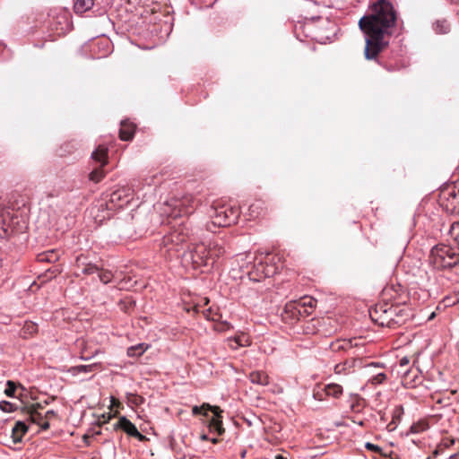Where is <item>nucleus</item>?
I'll use <instances>...</instances> for the list:
<instances>
[{
    "mask_svg": "<svg viewBox=\"0 0 459 459\" xmlns=\"http://www.w3.org/2000/svg\"><path fill=\"white\" fill-rule=\"evenodd\" d=\"M133 199L132 192L129 188H120L117 189L110 195L109 202L115 206L121 208L125 204L130 203Z\"/></svg>",
    "mask_w": 459,
    "mask_h": 459,
    "instance_id": "nucleus-15",
    "label": "nucleus"
},
{
    "mask_svg": "<svg viewBox=\"0 0 459 459\" xmlns=\"http://www.w3.org/2000/svg\"><path fill=\"white\" fill-rule=\"evenodd\" d=\"M40 403H34L23 408V411L27 413L31 422L38 424L42 429L47 430L49 429V423L45 419V415H42L39 410L42 409Z\"/></svg>",
    "mask_w": 459,
    "mask_h": 459,
    "instance_id": "nucleus-13",
    "label": "nucleus"
},
{
    "mask_svg": "<svg viewBox=\"0 0 459 459\" xmlns=\"http://www.w3.org/2000/svg\"><path fill=\"white\" fill-rule=\"evenodd\" d=\"M28 228L27 215L10 209L0 210V230L4 237L24 233Z\"/></svg>",
    "mask_w": 459,
    "mask_h": 459,
    "instance_id": "nucleus-4",
    "label": "nucleus"
},
{
    "mask_svg": "<svg viewBox=\"0 0 459 459\" xmlns=\"http://www.w3.org/2000/svg\"><path fill=\"white\" fill-rule=\"evenodd\" d=\"M239 215V208L236 205L229 204L215 205L212 208L211 221L206 224V229L214 232L217 228L229 227L238 221Z\"/></svg>",
    "mask_w": 459,
    "mask_h": 459,
    "instance_id": "nucleus-3",
    "label": "nucleus"
},
{
    "mask_svg": "<svg viewBox=\"0 0 459 459\" xmlns=\"http://www.w3.org/2000/svg\"><path fill=\"white\" fill-rule=\"evenodd\" d=\"M105 165H99V167L95 168L89 175L90 180L99 183L105 177V172L103 170V167Z\"/></svg>",
    "mask_w": 459,
    "mask_h": 459,
    "instance_id": "nucleus-28",
    "label": "nucleus"
},
{
    "mask_svg": "<svg viewBox=\"0 0 459 459\" xmlns=\"http://www.w3.org/2000/svg\"><path fill=\"white\" fill-rule=\"evenodd\" d=\"M98 273L100 281L104 284L111 282L114 278V273L110 270L100 268Z\"/></svg>",
    "mask_w": 459,
    "mask_h": 459,
    "instance_id": "nucleus-29",
    "label": "nucleus"
},
{
    "mask_svg": "<svg viewBox=\"0 0 459 459\" xmlns=\"http://www.w3.org/2000/svg\"><path fill=\"white\" fill-rule=\"evenodd\" d=\"M381 421L385 422L386 420H385V415H381V418H380Z\"/></svg>",
    "mask_w": 459,
    "mask_h": 459,
    "instance_id": "nucleus-62",
    "label": "nucleus"
},
{
    "mask_svg": "<svg viewBox=\"0 0 459 459\" xmlns=\"http://www.w3.org/2000/svg\"><path fill=\"white\" fill-rule=\"evenodd\" d=\"M281 257L279 255H270L268 254L265 257V261L260 260L257 263H255L251 270H249V265L247 264L246 265L241 264V269H246L249 279L253 281H260L266 277H270L278 273L279 267L276 265V263L280 262Z\"/></svg>",
    "mask_w": 459,
    "mask_h": 459,
    "instance_id": "nucleus-7",
    "label": "nucleus"
},
{
    "mask_svg": "<svg viewBox=\"0 0 459 459\" xmlns=\"http://www.w3.org/2000/svg\"><path fill=\"white\" fill-rule=\"evenodd\" d=\"M112 430H121L125 432L127 436L133 437L134 434H135L137 428L126 417L121 416L119 417L118 420L112 425Z\"/></svg>",
    "mask_w": 459,
    "mask_h": 459,
    "instance_id": "nucleus-18",
    "label": "nucleus"
},
{
    "mask_svg": "<svg viewBox=\"0 0 459 459\" xmlns=\"http://www.w3.org/2000/svg\"><path fill=\"white\" fill-rule=\"evenodd\" d=\"M316 300L309 297H305L297 301V303H299L302 305V307H307L310 312L312 313L314 307H316Z\"/></svg>",
    "mask_w": 459,
    "mask_h": 459,
    "instance_id": "nucleus-34",
    "label": "nucleus"
},
{
    "mask_svg": "<svg viewBox=\"0 0 459 459\" xmlns=\"http://www.w3.org/2000/svg\"><path fill=\"white\" fill-rule=\"evenodd\" d=\"M225 250L218 243H211L208 246L203 243L196 245L189 253L194 267L212 265L220 258Z\"/></svg>",
    "mask_w": 459,
    "mask_h": 459,
    "instance_id": "nucleus-5",
    "label": "nucleus"
},
{
    "mask_svg": "<svg viewBox=\"0 0 459 459\" xmlns=\"http://www.w3.org/2000/svg\"><path fill=\"white\" fill-rule=\"evenodd\" d=\"M0 409L4 412H12L15 411L16 407L10 402L2 401L0 403Z\"/></svg>",
    "mask_w": 459,
    "mask_h": 459,
    "instance_id": "nucleus-41",
    "label": "nucleus"
},
{
    "mask_svg": "<svg viewBox=\"0 0 459 459\" xmlns=\"http://www.w3.org/2000/svg\"><path fill=\"white\" fill-rule=\"evenodd\" d=\"M24 334H33L37 332L38 326L32 322L26 323L22 328Z\"/></svg>",
    "mask_w": 459,
    "mask_h": 459,
    "instance_id": "nucleus-39",
    "label": "nucleus"
},
{
    "mask_svg": "<svg viewBox=\"0 0 459 459\" xmlns=\"http://www.w3.org/2000/svg\"><path fill=\"white\" fill-rule=\"evenodd\" d=\"M397 13L387 0H378L370 6V13L360 18L359 26L366 34L364 56L366 59H375L388 45L385 35L395 25Z\"/></svg>",
    "mask_w": 459,
    "mask_h": 459,
    "instance_id": "nucleus-1",
    "label": "nucleus"
},
{
    "mask_svg": "<svg viewBox=\"0 0 459 459\" xmlns=\"http://www.w3.org/2000/svg\"><path fill=\"white\" fill-rule=\"evenodd\" d=\"M444 449L439 445L432 453L433 457H437Z\"/></svg>",
    "mask_w": 459,
    "mask_h": 459,
    "instance_id": "nucleus-54",
    "label": "nucleus"
},
{
    "mask_svg": "<svg viewBox=\"0 0 459 459\" xmlns=\"http://www.w3.org/2000/svg\"><path fill=\"white\" fill-rule=\"evenodd\" d=\"M16 385L14 382L9 380L7 381V384H6V388L4 390V394L9 396V397H13L14 395V393L16 391Z\"/></svg>",
    "mask_w": 459,
    "mask_h": 459,
    "instance_id": "nucleus-40",
    "label": "nucleus"
},
{
    "mask_svg": "<svg viewBox=\"0 0 459 459\" xmlns=\"http://www.w3.org/2000/svg\"><path fill=\"white\" fill-rule=\"evenodd\" d=\"M365 447L369 451L382 455V448L377 445L368 442L365 444Z\"/></svg>",
    "mask_w": 459,
    "mask_h": 459,
    "instance_id": "nucleus-44",
    "label": "nucleus"
},
{
    "mask_svg": "<svg viewBox=\"0 0 459 459\" xmlns=\"http://www.w3.org/2000/svg\"><path fill=\"white\" fill-rule=\"evenodd\" d=\"M403 414V406H395L392 412V420L395 422H399L401 420L402 415Z\"/></svg>",
    "mask_w": 459,
    "mask_h": 459,
    "instance_id": "nucleus-37",
    "label": "nucleus"
},
{
    "mask_svg": "<svg viewBox=\"0 0 459 459\" xmlns=\"http://www.w3.org/2000/svg\"><path fill=\"white\" fill-rule=\"evenodd\" d=\"M275 459H287V457L279 454L275 456Z\"/></svg>",
    "mask_w": 459,
    "mask_h": 459,
    "instance_id": "nucleus-58",
    "label": "nucleus"
},
{
    "mask_svg": "<svg viewBox=\"0 0 459 459\" xmlns=\"http://www.w3.org/2000/svg\"><path fill=\"white\" fill-rule=\"evenodd\" d=\"M211 441L215 444V443L218 442V439L217 438H212V439H211Z\"/></svg>",
    "mask_w": 459,
    "mask_h": 459,
    "instance_id": "nucleus-63",
    "label": "nucleus"
},
{
    "mask_svg": "<svg viewBox=\"0 0 459 459\" xmlns=\"http://www.w3.org/2000/svg\"><path fill=\"white\" fill-rule=\"evenodd\" d=\"M101 434V430H92L91 434H85L83 436V439L87 442V439L90 438L91 437H94V436H97V435H100Z\"/></svg>",
    "mask_w": 459,
    "mask_h": 459,
    "instance_id": "nucleus-49",
    "label": "nucleus"
},
{
    "mask_svg": "<svg viewBox=\"0 0 459 459\" xmlns=\"http://www.w3.org/2000/svg\"><path fill=\"white\" fill-rule=\"evenodd\" d=\"M440 204L447 212L459 215V181L442 189Z\"/></svg>",
    "mask_w": 459,
    "mask_h": 459,
    "instance_id": "nucleus-10",
    "label": "nucleus"
},
{
    "mask_svg": "<svg viewBox=\"0 0 459 459\" xmlns=\"http://www.w3.org/2000/svg\"><path fill=\"white\" fill-rule=\"evenodd\" d=\"M27 431L28 426L22 421H17L12 429V438L13 443H20Z\"/></svg>",
    "mask_w": 459,
    "mask_h": 459,
    "instance_id": "nucleus-21",
    "label": "nucleus"
},
{
    "mask_svg": "<svg viewBox=\"0 0 459 459\" xmlns=\"http://www.w3.org/2000/svg\"><path fill=\"white\" fill-rule=\"evenodd\" d=\"M208 411H211L214 414L209 422V430L211 432L217 433L219 436L222 435L225 432V429L222 426V410L219 406H212L209 403H204L202 406H194L192 409V413L194 415H207Z\"/></svg>",
    "mask_w": 459,
    "mask_h": 459,
    "instance_id": "nucleus-11",
    "label": "nucleus"
},
{
    "mask_svg": "<svg viewBox=\"0 0 459 459\" xmlns=\"http://www.w3.org/2000/svg\"><path fill=\"white\" fill-rule=\"evenodd\" d=\"M395 314V305L381 302L369 309L371 320L381 326L392 327L393 316Z\"/></svg>",
    "mask_w": 459,
    "mask_h": 459,
    "instance_id": "nucleus-9",
    "label": "nucleus"
},
{
    "mask_svg": "<svg viewBox=\"0 0 459 459\" xmlns=\"http://www.w3.org/2000/svg\"><path fill=\"white\" fill-rule=\"evenodd\" d=\"M97 366H98V364L75 366L72 368V371L74 374L81 373V372H91L97 368Z\"/></svg>",
    "mask_w": 459,
    "mask_h": 459,
    "instance_id": "nucleus-35",
    "label": "nucleus"
},
{
    "mask_svg": "<svg viewBox=\"0 0 459 459\" xmlns=\"http://www.w3.org/2000/svg\"><path fill=\"white\" fill-rule=\"evenodd\" d=\"M410 360L407 357H403L400 359V366L401 367H404V366H407L409 364Z\"/></svg>",
    "mask_w": 459,
    "mask_h": 459,
    "instance_id": "nucleus-55",
    "label": "nucleus"
},
{
    "mask_svg": "<svg viewBox=\"0 0 459 459\" xmlns=\"http://www.w3.org/2000/svg\"><path fill=\"white\" fill-rule=\"evenodd\" d=\"M146 349L147 347L144 346L143 343L131 346L127 349V355L129 357H139L146 351Z\"/></svg>",
    "mask_w": 459,
    "mask_h": 459,
    "instance_id": "nucleus-30",
    "label": "nucleus"
},
{
    "mask_svg": "<svg viewBox=\"0 0 459 459\" xmlns=\"http://www.w3.org/2000/svg\"><path fill=\"white\" fill-rule=\"evenodd\" d=\"M386 379V375L385 373H377V375L373 376L369 381L373 385H379L382 384Z\"/></svg>",
    "mask_w": 459,
    "mask_h": 459,
    "instance_id": "nucleus-42",
    "label": "nucleus"
},
{
    "mask_svg": "<svg viewBox=\"0 0 459 459\" xmlns=\"http://www.w3.org/2000/svg\"><path fill=\"white\" fill-rule=\"evenodd\" d=\"M300 308L302 305L297 301L287 303L281 313L282 320L287 324H294L300 320Z\"/></svg>",
    "mask_w": 459,
    "mask_h": 459,
    "instance_id": "nucleus-14",
    "label": "nucleus"
},
{
    "mask_svg": "<svg viewBox=\"0 0 459 459\" xmlns=\"http://www.w3.org/2000/svg\"><path fill=\"white\" fill-rule=\"evenodd\" d=\"M95 0H74V8L75 13H83L92 8Z\"/></svg>",
    "mask_w": 459,
    "mask_h": 459,
    "instance_id": "nucleus-25",
    "label": "nucleus"
},
{
    "mask_svg": "<svg viewBox=\"0 0 459 459\" xmlns=\"http://www.w3.org/2000/svg\"><path fill=\"white\" fill-rule=\"evenodd\" d=\"M318 323V320L311 319L310 321H307L305 323L303 326V331L306 334H314L316 333V324Z\"/></svg>",
    "mask_w": 459,
    "mask_h": 459,
    "instance_id": "nucleus-32",
    "label": "nucleus"
},
{
    "mask_svg": "<svg viewBox=\"0 0 459 459\" xmlns=\"http://www.w3.org/2000/svg\"><path fill=\"white\" fill-rule=\"evenodd\" d=\"M74 267L77 270L74 273L76 276L80 275L79 272L84 275H91L100 271V267L84 255H80L76 257Z\"/></svg>",
    "mask_w": 459,
    "mask_h": 459,
    "instance_id": "nucleus-12",
    "label": "nucleus"
},
{
    "mask_svg": "<svg viewBox=\"0 0 459 459\" xmlns=\"http://www.w3.org/2000/svg\"><path fill=\"white\" fill-rule=\"evenodd\" d=\"M120 309L125 311L126 313L130 312L131 308L134 307V301L126 299L119 303Z\"/></svg>",
    "mask_w": 459,
    "mask_h": 459,
    "instance_id": "nucleus-36",
    "label": "nucleus"
},
{
    "mask_svg": "<svg viewBox=\"0 0 459 459\" xmlns=\"http://www.w3.org/2000/svg\"><path fill=\"white\" fill-rule=\"evenodd\" d=\"M455 439L452 438V437H446L444 439H442L441 443L439 444L441 446V447L444 449V448H447L451 446H453L455 444Z\"/></svg>",
    "mask_w": 459,
    "mask_h": 459,
    "instance_id": "nucleus-45",
    "label": "nucleus"
},
{
    "mask_svg": "<svg viewBox=\"0 0 459 459\" xmlns=\"http://www.w3.org/2000/svg\"><path fill=\"white\" fill-rule=\"evenodd\" d=\"M201 439L206 441V440H209V437L206 434H203V435H201Z\"/></svg>",
    "mask_w": 459,
    "mask_h": 459,
    "instance_id": "nucleus-59",
    "label": "nucleus"
},
{
    "mask_svg": "<svg viewBox=\"0 0 459 459\" xmlns=\"http://www.w3.org/2000/svg\"><path fill=\"white\" fill-rule=\"evenodd\" d=\"M132 437H135L136 439H138L141 442H145L148 440V438L144 435L141 434L138 431V429L135 431V434H134V436Z\"/></svg>",
    "mask_w": 459,
    "mask_h": 459,
    "instance_id": "nucleus-47",
    "label": "nucleus"
},
{
    "mask_svg": "<svg viewBox=\"0 0 459 459\" xmlns=\"http://www.w3.org/2000/svg\"><path fill=\"white\" fill-rule=\"evenodd\" d=\"M111 403H112V405H115V406H119L121 404L120 402L114 397H112Z\"/></svg>",
    "mask_w": 459,
    "mask_h": 459,
    "instance_id": "nucleus-56",
    "label": "nucleus"
},
{
    "mask_svg": "<svg viewBox=\"0 0 459 459\" xmlns=\"http://www.w3.org/2000/svg\"><path fill=\"white\" fill-rule=\"evenodd\" d=\"M455 456H456V455H452L450 456V459H455Z\"/></svg>",
    "mask_w": 459,
    "mask_h": 459,
    "instance_id": "nucleus-64",
    "label": "nucleus"
},
{
    "mask_svg": "<svg viewBox=\"0 0 459 459\" xmlns=\"http://www.w3.org/2000/svg\"><path fill=\"white\" fill-rule=\"evenodd\" d=\"M449 235L459 247V221L454 222L450 226Z\"/></svg>",
    "mask_w": 459,
    "mask_h": 459,
    "instance_id": "nucleus-33",
    "label": "nucleus"
},
{
    "mask_svg": "<svg viewBox=\"0 0 459 459\" xmlns=\"http://www.w3.org/2000/svg\"><path fill=\"white\" fill-rule=\"evenodd\" d=\"M203 314L204 316L208 319V320H212V321H215L216 318H215V315L212 313V308H208L206 309L205 311H203Z\"/></svg>",
    "mask_w": 459,
    "mask_h": 459,
    "instance_id": "nucleus-46",
    "label": "nucleus"
},
{
    "mask_svg": "<svg viewBox=\"0 0 459 459\" xmlns=\"http://www.w3.org/2000/svg\"><path fill=\"white\" fill-rule=\"evenodd\" d=\"M91 158L94 161L100 163V165H106L108 162V148L103 145H100L92 152Z\"/></svg>",
    "mask_w": 459,
    "mask_h": 459,
    "instance_id": "nucleus-23",
    "label": "nucleus"
},
{
    "mask_svg": "<svg viewBox=\"0 0 459 459\" xmlns=\"http://www.w3.org/2000/svg\"><path fill=\"white\" fill-rule=\"evenodd\" d=\"M239 347L246 346L248 344V337L245 334L237 336L234 338Z\"/></svg>",
    "mask_w": 459,
    "mask_h": 459,
    "instance_id": "nucleus-43",
    "label": "nucleus"
},
{
    "mask_svg": "<svg viewBox=\"0 0 459 459\" xmlns=\"http://www.w3.org/2000/svg\"><path fill=\"white\" fill-rule=\"evenodd\" d=\"M267 205L263 200H255L248 208L249 219H256L266 213Z\"/></svg>",
    "mask_w": 459,
    "mask_h": 459,
    "instance_id": "nucleus-19",
    "label": "nucleus"
},
{
    "mask_svg": "<svg viewBox=\"0 0 459 459\" xmlns=\"http://www.w3.org/2000/svg\"><path fill=\"white\" fill-rule=\"evenodd\" d=\"M449 23L443 20V21H437L434 23V30L438 34H446L449 31Z\"/></svg>",
    "mask_w": 459,
    "mask_h": 459,
    "instance_id": "nucleus-31",
    "label": "nucleus"
},
{
    "mask_svg": "<svg viewBox=\"0 0 459 459\" xmlns=\"http://www.w3.org/2000/svg\"><path fill=\"white\" fill-rule=\"evenodd\" d=\"M170 209L169 215L174 219L191 214L195 208L198 206V201H196L193 195H186L181 198H172L166 204Z\"/></svg>",
    "mask_w": 459,
    "mask_h": 459,
    "instance_id": "nucleus-8",
    "label": "nucleus"
},
{
    "mask_svg": "<svg viewBox=\"0 0 459 459\" xmlns=\"http://www.w3.org/2000/svg\"><path fill=\"white\" fill-rule=\"evenodd\" d=\"M116 414L112 415L111 413H108V414H102L100 417H99L98 419V422H97V426L98 428H102L105 424L108 423L109 420L115 417Z\"/></svg>",
    "mask_w": 459,
    "mask_h": 459,
    "instance_id": "nucleus-38",
    "label": "nucleus"
},
{
    "mask_svg": "<svg viewBox=\"0 0 459 459\" xmlns=\"http://www.w3.org/2000/svg\"><path fill=\"white\" fill-rule=\"evenodd\" d=\"M322 391L325 393V396L333 397L335 399L340 398L343 394V388L341 385L336 383H331L325 385Z\"/></svg>",
    "mask_w": 459,
    "mask_h": 459,
    "instance_id": "nucleus-22",
    "label": "nucleus"
},
{
    "mask_svg": "<svg viewBox=\"0 0 459 459\" xmlns=\"http://www.w3.org/2000/svg\"><path fill=\"white\" fill-rule=\"evenodd\" d=\"M229 346L232 350H237L239 348V346L238 345V342L235 341V339L229 340Z\"/></svg>",
    "mask_w": 459,
    "mask_h": 459,
    "instance_id": "nucleus-53",
    "label": "nucleus"
},
{
    "mask_svg": "<svg viewBox=\"0 0 459 459\" xmlns=\"http://www.w3.org/2000/svg\"><path fill=\"white\" fill-rule=\"evenodd\" d=\"M397 424H398L397 422L391 420V422H389V423L387 424V426H386V429H387L389 432H392V431H394V430L396 429Z\"/></svg>",
    "mask_w": 459,
    "mask_h": 459,
    "instance_id": "nucleus-51",
    "label": "nucleus"
},
{
    "mask_svg": "<svg viewBox=\"0 0 459 459\" xmlns=\"http://www.w3.org/2000/svg\"><path fill=\"white\" fill-rule=\"evenodd\" d=\"M368 368H379L381 367L379 363H377V362H372L368 365H367Z\"/></svg>",
    "mask_w": 459,
    "mask_h": 459,
    "instance_id": "nucleus-57",
    "label": "nucleus"
},
{
    "mask_svg": "<svg viewBox=\"0 0 459 459\" xmlns=\"http://www.w3.org/2000/svg\"><path fill=\"white\" fill-rule=\"evenodd\" d=\"M189 238V229L185 223L179 224L173 231L163 237L160 247L162 255L169 259L178 256V253L183 250Z\"/></svg>",
    "mask_w": 459,
    "mask_h": 459,
    "instance_id": "nucleus-2",
    "label": "nucleus"
},
{
    "mask_svg": "<svg viewBox=\"0 0 459 459\" xmlns=\"http://www.w3.org/2000/svg\"><path fill=\"white\" fill-rule=\"evenodd\" d=\"M209 303V299L207 298L204 299V305H207Z\"/></svg>",
    "mask_w": 459,
    "mask_h": 459,
    "instance_id": "nucleus-61",
    "label": "nucleus"
},
{
    "mask_svg": "<svg viewBox=\"0 0 459 459\" xmlns=\"http://www.w3.org/2000/svg\"><path fill=\"white\" fill-rule=\"evenodd\" d=\"M310 314H311L310 310H308L307 307H302V308H300V319L302 317L309 316Z\"/></svg>",
    "mask_w": 459,
    "mask_h": 459,
    "instance_id": "nucleus-52",
    "label": "nucleus"
},
{
    "mask_svg": "<svg viewBox=\"0 0 459 459\" xmlns=\"http://www.w3.org/2000/svg\"><path fill=\"white\" fill-rule=\"evenodd\" d=\"M411 316V311L408 306L395 304V314L393 316L394 321H392L391 328H395L396 326L405 324Z\"/></svg>",
    "mask_w": 459,
    "mask_h": 459,
    "instance_id": "nucleus-16",
    "label": "nucleus"
},
{
    "mask_svg": "<svg viewBox=\"0 0 459 459\" xmlns=\"http://www.w3.org/2000/svg\"><path fill=\"white\" fill-rule=\"evenodd\" d=\"M355 363H356V359L345 360V361H343L342 363L336 364L334 368H333V371L337 375L348 374L349 373V368L354 367Z\"/></svg>",
    "mask_w": 459,
    "mask_h": 459,
    "instance_id": "nucleus-27",
    "label": "nucleus"
},
{
    "mask_svg": "<svg viewBox=\"0 0 459 459\" xmlns=\"http://www.w3.org/2000/svg\"><path fill=\"white\" fill-rule=\"evenodd\" d=\"M55 417H56V413L54 411H52V410L48 411L46 412V414H45V419H46V420H48V421L49 420H51V419L55 418Z\"/></svg>",
    "mask_w": 459,
    "mask_h": 459,
    "instance_id": "nucleus-50",
    "label": "nucleus"
},
{
    "mask_svg": "<svg viewBox=\"0 0 459 459\" xmlns=\"http://www.w3.org/2000/svg\"><path fill=\"white\" fill-rule=\"evenodd\" d=\"M135 133V125L134 123L124 120L120 124L119 138L122 141H131Z\"/></svg>",
    "mask_w": 459,
    "mask_h": 459,
    "instance_id": "nucleus-20",
    "label": "nucleus"
},
{
    "mask_svg": "<svg viewBox=\"0 0 459 459\" xmlns=\"http://www.w3.org/2000/svg\"><path fill=\"white\" fill-rule=\"evenodd\" d=\"M357 341H358L357 338L349 339V340H346V339L336 340L330 343L329 348H330V351L333 353H341V352L348 351L349 350L352 349L353 347L358 346Z\"/></svg>",
    "mask_w": 459,
    "mask_h": 459,
    "instance_id": "nucleus-17",
    "label": "nucleus"
},
{
    "mask_svg": "<svg viewBox=\"0 0 459 459\" xmlns=\"http://www.w3.org/2000/svg\"><path fill=\"white\" fill-rule=\"evenodd\" d=\"M59 255L55 250H48L41 254H39L37 260L39 262L55 263L58 260Z\"/></svg>",
    "mask_w": 459,
    "mask_h": 459,
    "instance_id": "nucleus-26",
    "label": "nucleus"
},
{
    "mask_svg": "<svg viewBox=\"0 0 459 459\" xmlns=\"http://www.w3.org/2000/svg\"><path fill=\"white\" fill-rule=\"evenodd\" d=\"M357 406H359V402H357V403H352V404H351V410H352V411H355V410H356L355 408H356Z\"/></svg>",
    "mask_w": 459,
    "mask_h": 459,
    "instance_id": "nucleus-60",
    "label": "nucleus"
},
{
    "mask_svg": "<svg viewBox=\"0 0 459 459\" xmlns=\"http://www.w3.org/2000/svg\"><path fill=\"white\" fill-rule=\"evenodd\" d=\"M429 264L436 270H446L459 263V253L444 244L435 246L429 254Z\"/></svg>",
    "mask_w": 459,
    "mask_h": 459,
    "instance_id": "nucleus-6",
    "label": "nucleus"
},
{
    "mask_svg": "<svg viewBox=\"0 0 459 459\" xmlns=\"http://www.w3.org/2000/svg\"><path fill=\"white\" fill-rule=\"evenodd\" d=\"M249 380L260 385H267L269 384V377L264 371H253L249 374Z\"/></svg>",
    "mask_w": 459,
    "mask_h": 459,
    "instance_id": "nucleus-24",
    "label": "nucleus"
},
{
    "mask_svg": "<svg viewBox=\"0 0 459 459\" xmlns=\"http://www.w3.org/2000/svg\"><path fill=\"white\" fill-rule=\"evenodd\" d=\"M324 395H325V393L321 390H316V391H314V397L317 400H324Z\"/></svg>",
    "mask_w": 459,
    "mask_h": 459,
    "instance_id": "nucleus-48",
    "label": "nucleus"
}]
</instances>
